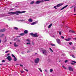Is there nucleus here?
I'll return each instance as SVG.
<instances>
[{
  "label": "nucleus",
  "mask_w": 76,
  "mask_h": 76,
  "mask_svg": "<svg viewBox=\"0 0 76 76\" xmlns=\"http://www.w3.org/2000/svg\"><path fill=\"white\" fill-rule=\"evenodd\" d=\"M30 35L34 37H38V36L37 35V33H35V34H34L32 33H30Z\"/></svg>",
  "instance_id": "f257e3e1"
},
{
  "label": "nucleus",
  "mask_w": 76,
  "mask_h": 76,
  "mask_svg": "<svg viewBox=\"0 0 76 76\" xmlns=\"http://www.w3.org/2000/svg\"><path fill=\"white\" fill-rule=\"evenodd\" d=\"M8 14L10 15H17V11L16 12H10L8 13Z\"/></svg>",
  "instance_id": "f03ea898"
},
{
  "label": "nucleus",
  "mask_w": 76,
  "mask_h": 76,
  "mask_svg": "<svg viewBox=\"0 0 76 76\" xmlns=\"http://www.w3.org/2000/svg\"><path fill=\"white\" fill-rule=\"evenodd\" d=\"M56 40L58 44H59V45H61V42L59 39H56Z\"/></svg>",
  "instance_id": "7ed1b4c3"
},
{
  "label": "nucleus",
  "mask_w": 76,
  "mask_h": 76,
  "mask_svg": "<svg viewBox=\"0 0 76 76\" xmlns=\"http://www.w3.org/2000/svg\"><path fill=\"white\" fill-rule=\"evenodd\" d=\"M44 1L43 0H42L41 1H37L36 2V3L37 4H39L40 3H43L44 2Z\"/></svg>",
  "instance_id": "20e7f679"
},
{
  "label": "nucleus",
  "mask_w": 76,
  "mask_h": 76,
  "mask_svg": "<svg viewBox=\"0 0 76 76\" xmlns=\"http://www.w3.org/2000/svg\"><path fill=\"white\" fill-rule=\"evenodd\" d=\"M26 12V11H23L22 12H20V11H17V15H18V13H25Z\"/></svg>",
  "instance_id": "39448f33"
},
{
  "label": "nucleus",
  "mask_w": 76,
  "mask_h": 76,
  "mask_svg": "<svg viewBox=\"0 0 76 76\" xmlns=\"http://www.w3.org/2000/svg\"><path fill=\"white\" fill-rule=\"evenodd\" d=\"M42 52L43 53V54H45V55H47L48 54L47 51L44 49L42 50Z\"/></svg>",
  "instance_id": "423d86ee"
},
{
  "label": "nucleus",
  "mask_w": 76,
  "mask_h": 76,
  "mask_svg": "<svg viewBox=\"0 0 76 76\" xmlns=\"http://www.w3.org/2000/svg\"><path fill=\"white\" fill-rule=\"evenodd\" d=\"M39 61V58H37L34 61L35 63H38Z\"/></svg>",
  "instance_id": "0eeeda50"
},
{
  "label": "nucleus",
  "mask_w": 76,
  "mask_h": 76,
  "mask_svg": "<svg viewBox=\"0 0 76 76\" xmlns=\"http://www.w3.org/2000/svg\"><path fill=\"white\" fill-rule=\"evenodd\" d=\"M7 59L8 60V61H11L12 60V58L10 57V56H9L7 58Z\"/></svg>",
  "instance_id": "6e6552de"
},
{
  "label": "nucleus",
  "mask_w": 76,
  "mask_h": 76,
  "mask_svg": "<svg viewBox=\"0 0 76 76\" xmlns=\"http://www.w3.org/2000/svg\"><path fill=\"white\" fill-rule=\"evenodd\" d=\"M63 3L59 4L57 5L56 7H60V6H62V5H63Z\"/></svg>",
  "instance_id": "1a4fd4ad"
},
{
  "label": "nucleus",
  "mask_w": 76,
  "mask_h": 76,
  "mask_svg": "<svg viewBox=\"0 0 76 76\" xmlns=\"http://www.w3.org/2000/svg\"><path fill=\"white\" fill-rule=\"evenodd\" d=\"M69 69L70 71H71V72H73V68H72L70 66H69Z\"/></svg>",
  "instance_id": "9d476101"
},
{
  "label": "nucleus",
  "mask_w": 76,
  "mask_h": 76,
  "mask_svg": "<svg viewBox=\"0 0 76 76\" xmlns=\"http://www.w3.org/2000/svg\"><path fill=\"white\" fill-rule=\"evenodd\" d=\"M6 29L5 28H4L3 29L0 30V32H4L6 31Z\"/></svg>",
  "instance_id": "9b49d317"
},
{
  "label": "nucleus",
  "mask_w": 76,
  "mask_h": 76,
  "mask_svg": "<svg viewBox=\"0 0 76 76\" xmlns=\"http://www.w3.org/2000/svg\"><path fill=\"white\" fill-rule=\"evenodd\" d=\"M67 6H68V5H66L64 7H63L62 8H61V10H63V9H65V8H66V7H67Z\"/></svg>",
  "instance_id": "f8f14e48"
},
{
  "label": "nucleus",
  "mask_w": 76,
  "mask_h": 76,
  "mask_svg": "<svg viewBox=\"0 0 76 76\" xmlns=\"http://www.w3.org/2000/svg\"><path fill=\"white\" fill-rule=\"evenodd\" d=\"M38 23V21H36L35 22H33V23H31V25H35V24H36V23Z\"/></svg>",
  "instance_id": "ddd939ff"
},
{
  "label": "nucleus",
  "mask_w": 76,
  "mask_h": 76,
  "mask_svg": "<svg viewBox=\"0 0 76 76\" xmlns=\"http://www.w3.org/2000/svg\"><path fill=\"white\" fill-rule=\"evenodd\" d=\"M28 22H32V20L31 19V18H30L28 19Z\"/></svg>",
  "instance_id": "4468645a"
},
{
  "label": "nucleus",
  "mask_w": 76,
  "mask_h": 76,
  "mask_svg": "<svg viewBox=\"0 0 76 76\" xmlns=\"http://www.w3.org/2000/svg\"><path fill=\"white\" fill-rule=\"evenodd\" d=\"M24 34H27L28 32V31L27 30H25L24 31Z\"/></svg>",
  "instance_id": "2eb2a0df"
},
{
  "label": "nucleus",
  "mask_w": 76,
  "mask_h": 76,
  "mask_svg": "<svg viewBox=\"0 0 76 76\" xmlns=\"http://www.w3.org/2000/svg\"><path fill=\"white\" fill-rule=\"evenodd\" d=\"M70 39V38H69L68 39H65V40L66 41H69Z\"/></svg>",
  "instance_id": "dca6fc26"
},
{
  "label": "nucleus",
  "mask_w": 76,
  "mask_h": 76,
  "mask_svg": "<svg viewBox=\"0 0 76 76\" xmlns=\"http://www.w3.org/2000/svg\"><path fill=\"white\" fill-rule=\"evenodd\" d=\"M34 1H31L30 2V4H34Z\"/></svg>",
  "instance_id": "f3484780"
},
{
  "label": "nucleus",
  "mask_w": 76,
  "mask_h": 76,
  "mask_svg": "<svg viewBox=\"0 0 76 76\" xmlns=\"http://www.w3.org/2000/svg\"><path fill=\"white\" fill-rule=\"evenodd\" d=\"M69 32H72V33H75V32L74 31H73L71 30H69Z\"/></svg>",
  "instance_id": "a211bd4d"
},
{
  "label": "nucleus",
  "mask_w": 76,
  "mask_h": 76,
  "mask_svg": "<svg viewBox=\"0 0 76 76\" xmlns=\"http://www.w3.org/2000/svg\"><path fill=\"white\" fill-rule=\"evenodd\" d=\"M26 41H27L28 42H30L31 40L29 39H28L26 40Z\"/></svg>",
  "instance_id": "6ab92c4d"
},
{
  "label": "nucleus",
  "mask_w": 76,
  "mask_h": 76,
  "mask_svg": "<svg viewBox=\"0 0 76 76\" xmlns=\"http://www.w3.org/2000/svg\"><path fill=\"white\" fill-rule=\"evenodd\" d=\"M25 35V33H22L20 34V35L21 36H22L23 35Z\"/></svg>",
  "instance_id": "aec40b11"
},
{
  "label": "nucleus",
  "mask_w": 76,
  "mask_h": 76,
  "mask_svg": "<svg viewBox=\"0 0 76 76\" xmlns=\"http://www.w3.org/2000/svg\"><path fill=\"white\" fill-rule=\"evenodd\" d=\"M14 47H18V45H16V43H15L14 44Z\"/></svg>",
  "instance_id": "412c9836"
},
{
  "label": "nucleus",
  "mask_w": 76,
  "mask_h": 76,
  "mask_svg": "<svg viewBox=\"0 0 76 76\" xmlns=\"http://www.w3.org/2000/svg\"><path fill=\"white\" fill-rule=\"evenodd\" d=\"M51 26H52V24H50L48 27V28H51Z\"/></svg>",
  "instance_id": "4be33fe9"
},
{
  "label": "nucleus",
  "mask_w": 76,
  "mask_h": 76,
  "mask_svg": "<svg viewBox=\"0 0 76 76\" xmlns=\"http://www.w3.org/2000/svg\"><path fill=\"white\" fill-rule=\"evenodd\" d=\"M14 29H15L16 30H18V28L17 27H14Z\"/></svg>",
  "instance_id": "5701e85b"
},
{
  "label": "nucleus",
  "mask_w": 76,
  "mask_h": 76,
  "mask_svg": "<svg viewBox=\"0 0 76 76\" xmlns=\"http://www.w3.org/2000/svg\"><path fill=\"white\" fill-rule=\"evenodd\" d=\"M49 49H50V50L52 52H53V50H52V49H51V48H50Z\"/></svg>",
  "instance_id": "b1692460"
},
{
  "label": "nucleus",
  "mask_w": 76,
  "mask_h": 76,
  "mask_svg": "<svg viewBox=\"0 0 76 76\" xmlns=\"http://www.w3.org/2000/svg\"><path fill=\"white\" fill-rule=\"evenodd\" d=\"M69 61V60H66L65 61V63H66L67 62H68Z\"/></svg>",
  "instance_id": "393cba45"
},
{
  "label": "nucleus",
  "mask_w": 76,
  "mask_h": 76,
  "mask_svg": "<svg viewBox=\"0 0 76 76\" xmlns=\"http://www.w3.org/2000/svg\"><path fill=\"white\" fill-rule=\"evenodd\" d=\"M17 60V59H16V57H14V61H16Z\"/></svg>",
  "instance_id": "a878e982"
},
{
  "label": "nucleus",
  "mask_w": 76,
  "mask_h": 76,
  "mask_svg": "<svg viewBox=\"0 0 76 76\" xmlns=\"http://www.w3.org/2000/svg\"><path fill=\"white\" fill-rule=\"evenodd\" d=\"M50 45H52V46H55V44H50Z\"/></svg>",
  "instance_id": "bb28decb"
},
{
  "label": "nucleus",
  "mask_w": 76,
  "mask_h": 76,
  "mask_svg": "<svg viewBox=\"0 0 76 76\" xmlns=\"http://www.w3.org/2000/svg\"><path fill=\"white\" fill-rule=\"evenodd\" d=\"M53 70L52 69H51L50 70V72H53Z\"/></svg>",
  "instance_id": "cd10ccee"
},
{
  "label": "nucleus",
  "mask_w": 76,
  "mask_h": 76,
  "mask_svg": "<svg viewBox=\"0 0 76 76\" xmlns=\"http://www.w3.org/2000/svg\"><path fill=\"white\" fill-rule=\"evenodd\" d=\"M62 67H63V68L64 69H66V67L64 66H62Z\"/></svg>",
  "instance_id": "c85d7f7f"
},
{
  "label": "nucleus",
  "mask_w": 76,
  "mask_h": 76,
  "mask_svg": "<svg viewBox=\"0 0 76 76\" xmlns=\"http://www.w3.org/2000/svg\"><path fill=\"white\" fill-rule=\"evenodd\" d=\"M39 70H40V72H42V70H41V68H38Z\"/></svg>",
  "instance_id": "c756f323"
},
{
  "label": "nucleus",
  "mask_w": 76,
  "mask_h": 76,
  "mask_svg": "<svg viewBox=\"0 0 76 76\" xmlns=\"http://www.w3.org/2000/svg\"><path fill=\"white\" fill-rule=\"evenodd\" d=\"M12 57H14V58L15 57V56H14V55H13V54L12 55Z\"/></svg>",
  "instance_id": "7c9ffc66"
},
{
  "label": "nucleus",
  "mask_w": 76,
  "mask_h": 76,
  "mask_svg": "<svg viewBox=\"0 0 76 76\" xmlns=\"http://www.w3.org/2000/svg\"><path fill=\"white\" fill-rule=\"evenodd\" d=\"M50 0H44V1H50Z\"/></svg>",
  "instance_id": "2f4dec72"
},
{
  "label": "nucleus",
  "mask_w": 76,
  "mask_h": 76,
  "mask_svg": "<svg viewBox=\"0 0 76 76\" xmlns=\"http://www.w3.org/2000/svg\"><path fill=\"white\" fill-rule=\"evenodd\" d=\"M72 42H70L69 43V45H72Z\"/></svg>",
  "instance_id": "473e14b6"
},
{
  "label": "nucleus",
  "mask_w": 76,
  "mask_h": 76,
  "mask_svg": "<svg viewBox=\"0 0 76 76\" xmlns=\"http://www.w3.org/2000/svg\"><path fill=\"white\" fill-rule=\"evenodd\" d=\"M59 35H61V33L60 31L59 32Z\"/></svg>",
  "instance_id": "72a5a7b5"
},
{
  "label": "nucleus",
  "mask_w": 76,
  "mask_h": 76,
  "mask_svg": "<svg viewBox=\"0 0 76 76\" xmlns=\"http://www.w3.org/2000/svg\"><path fill=\"white\" fill-rule=\"evenodd\" d=\"M72 57H73V58H75V56H74V55H72Z\"/></svg>",
  "instance_id": "f704fd0d"
},
{
  "label": "nucleus",
  "mask_w": 76,
  "mask_h": 76,
  "mask_svg": "<svg viewBox=\"0 0 76 76\" xmlns=\"http://www.w3.org/2000/svg\"><path fill=\"white\" fill-rule=\"evenodd\" d=\"M61 38L62 39H64V37L63 36H61Z\"/></svg>",
  "instance_id": "c9c22d12"
},
{
  "label": "nucleus",
  "mask_w": 76,
  "mask_h": 76,
  "mask_svg": "<svg viewBox=\"0 0 76 76\" xmlns=\"http://www.w3.org/2000/svg\"><path fill=\"white\" fill-rule=\"evenodd\" d=\"M24 70L26 71V72H28V70L26 69H24Z\"/></svg>",
  "instance_id": "e433bc0d"
},
{
  "label": "nucleus",
  "mask_w": 76,
  "mask_h": 76,
  "mask_svg": "<svg viewBox=\"0 0 76 76\" xmlns=\"http://www.w3.org/2000/svg\"><path fill=\"white\" fill-rule=\"evenodd\" d=\"M71 64L72 65H74L75 64V63H71Z\"/></svg>",
  "instance_id": "4c0bfd02"
},
{
  "label": "nucleus",
  "mask_w": 76,
  "mask_h": 76,
  "mask_svg": "<svg viewBox=\"0 0 76 76\" xmlns=\"http://www.w3.org/2000/svg\"><path fill=\"white\" fill-rule=\"evenodd\" d=\"M2 63H4V62H5V61L4 60H3L2 61Z\"/></svg>",
  "instance_id": "58836bf2"
},
{
  "label": "nucleus",
  "mask_w": 76,
  "mask_h": 76,
  "mask_svg": "<svg viewBox=\"0 0 76 76\" xmlns=\"http://www.w3.org/2000/svg\"><path fill=\"white\" fill-rule=\"evenodd\" d=\"M8 52H9V50H8L7 51H6L5 52V53H8Z\"/></svg>",
  "instance_id": "ea45409f"
},
{
  "label": "nucleus",
  "mask_w": 76,
  "mask_h": 76,
  "mask_svg": "<svg viewBox=\"0 0 76 76\" xmlns=\"http://www.w3.org/2000/svg\"><path fill=\"white\" fill-rule=\"evenodd\" d=\"M30 44V42H27V43H26V44H27V45H28L29 44Z\"/></svg>",
  "instance_id": "a19ab883"
},
{
  "label": "nucleus",
  "mask_w": 76,
  "mask_h": 76,
  "mask_svg": "<svg viewBox=\"0 0 76 76\" xmlns=\"http://www.w3.org/2000/svg\"><path fill=\"white\" fill-rule=\"evenodd\" d=\"M72 62H73V63H76V62H75V61H72Z\"/></svg>",
  "instance_id": "79ce46f5"
},
{
  "label": "nucleus",
  "mask_w": 76,
  "mask_h": 76,
  "mask_svg": "<svg viewBox=\"0 0 76 76\" xmlns=\"http://www.w3.org/2000/svg\"><path fill=\"white\" fill-rule=\"evenodd\" d=\"M4 35V34H2L1 35V36H0V37H3V36Z\"/></svg>",
  "instance_id": "37998d69"
},
{
  "label": "nucleus",
  "mask_w": 76,
  "mask_h": 76,
  "mask_svg": "<svg viewBox=\"0 0 76 76\" xmlns=\"http://www.w3.org/2000/svg\"><path fill=\"white\" fill-rule=\"evenodd\" d=\"M74 39H75V40L76 41V38H73Z\"/></svg>",
  "instance_id": "c03bdc74"
},
{
  "label": "nucleus",
  "mask_w": 76,
  "mask_h": 76,
  "mask_svg": "<svg viewBox=\"0 0 76 76\" xmlns=\"http://www.w3.org/2000/svg\"><path fill=\"white\" fill-rule=\"evenodd\" d=\"M45 71L46 72H47V69H45Z\"/></svg>",
  "instance_id": "a18cd8bd"
},
{
  "label": "nucleus",
  "mask_w": 76,
  "mask_h": 76,
  "mask_svg": "<svg viewBox=\"0 0 76 76\" xmlns=\"http://www.w3.org/2000/svg\"><path fill=\"white\" fill-rule=\"evenodd\" d=\"M74 11L75 12L76 11V9H74Z\"/></svg>",
  "instance_id": "49530a36"
},
{
  "label": "nucleus",
  "mask_w": 76,
  "mask_h": 76,
  "mask_svg": "<svg viewBox=\"0 0 76 76\" xmlns=\"http://www.w3.org/2000/svg\"><path fill=\"white\" fill-rule=\"evenodd\" d=\"M20 66H22V67H23V66L21 64L20 65Z\"/></svg>",
  "instance_id": "de8ad7c7"
},
{
  "label": "nucleus",
  "mask_w": 76,
  "mask_h": 76,
  "mask_svg": "<svg viewBox=\"0 0 76 76\" xmlns=\"http://www.w3.org/2000/svg\"><path fill=\"white\" fill-rule=\"evenodd\" d=\"M73 7V6H72V7H70V9H72V7Z\"/></svg>",
  "instance_id": "09e8293b"
},
{
  "label": "nucleus",
  "mask_w": 76,
  "mask_h": 76,
  "mask_svg": "<svg viewBox=\"0 0 76 76\" xmlns=\"http://www.w3.org/2000/svg\"><path fill=\"white\" fill-rule=\"evenodd\" d=\"M23 72H24V71H23V72H22L21 71V73H23Z\"/></svg>",
  "instance_id": "8fccbe9b"
},
{
  "label": "nucleus",
  "mask_w": 76,
  "mask_h": 76,
  "mask_svg": "<svg viewBox=\"0 0 76 76\" xmlns=\"http://www.w3.org/2000/svg\"><path fill=\"white\" fill-rule=\"evenodd\" d=\"M10 55V53H8L7 54V56H9Z\"/></svg>",
  "instance_id": "3c124183"
},
{
  "label": "nucleus",
  "mask_w": 76,
  "mask_h": 76,
  "mask_svg": "<svg viewBox=\"0 0 76 76\" xmlns=\"http://www.w3.org/2000/svg\"><path fill=\"white\" fill-rule=\"evenodd\" d=\"M29 52H30V51L28 50L27 52V53H29Z\"/></svg>",
  "instance_id": "603ef678"
},
{
  "label": "nucleus",
  "mask_w": 76,
  "mask_h": 76,
  "mask_svg": "<svg viewBox=\"0 0 76 76\" xmlns=\"http://www.w3.org/2000/svg\"><path fill=\"white\" fill-rule=\"evenodd\" d=\"M1 39H0V43H1Z\"/></svg>",
  "instance_id": "864d4df0"
},
{
  "label": "nucleus",
  "mask_w": 76,
  "mask_h": 76,
  "mask_svg": "<svg viewBox=\"0 0 76 76\" xmlns=\"http://www.w3.org/2000/svg\"><path fill=\"white\" fill-rule=\"evenodd\" d=\"M24 20H20V21H24Z\"/></svg>",
  "instance_id": "5fc2aeb1"
},
{
  "label": "nucleus",
  "mask_w": 76,
  "mask_h": 76,
  "mask_svg": "<svg viewBox=\"0 0 76 76\" xmlns=\"http://www.w3.org/2000/svg\"><path fill=\"white\" fill-rule=\"evenodd\" d=\"M15 7H18V6H15Z\"/></svg>",
  "instance_id": "6e6d98bb"
},
{
  "label": "nucleus",
  "mask_w": 76,
  "mask_h": 76,
  "mask_svg": "<svg viewBox=\"0 0 76 76\" xmlns=\"http://www.w3.org/2000/svg\"><path fill=\"white\" fill-rule=\"evenodd\" d=\"M54 8H56V6H55L54 7Z\"/></svg>",
  "instance_id": "4d7b16f0"
},
{
  "label": "nucleus",
  "mask_w": 76,
  "mask_h": 76,
  "mask_svg": "<svg viewBox=\"0 0 76 76\" xmlns=\"http://www.w3.org/2000/svg\"><path fill=\"white\" fill-rule=\"evenodd\" d=\"M74 9H76V7H75Z\"/></svg>",
  "instance_id": "13d9d810"
},
{
  "label": "nucleus",
  "mask_w": 76,
  "mask_h": 76,
  "mask_svg": "<svg viewBox=\"0 0 76 76\" xmlns=\"http://www.w3.org/2000/svg\"><path fill=\"white\" fill-rule=\"evenodd\" d=\"M0 65H1V66H2L3 65L2 64H0Z\"/></svg>",
  "instance_id": "bf43d9fd"
},
{
  "label": "nucleus",
  "mask_w": 76,
  "mask_h": 76,
  "mask_svg": "<svg viewBox=\"0 0 76 76\" xmlns=\"http://www.w3.org/2000/svg\"><path fill=\"white\" fill-rule=\"evenodd\" d=\"M74 15H76V14H74Z\"/></svg>",
  "instance_id": "052dcab7"
},
{
  "label": "nucleus",
  "mask_w": 76,
  "mask_h": 76,
  "mask_svg": "<svg viewBox=\"0 0 76 76\" xmlns=\"http://www.w3.org/2000/svg\"><path fill=\"white\" fill-rule=\"evenodd\" d=\"M12 44V42H10V44Z\"/></svg>",
  "instance_id": "680f3d73"
},
{
  "label": "nucleus",
  "mask_w": 76,
  "mask_h": 76,
  "mask_svg": "<svg viewBox=\"0 0 76 76\" xmlns=\"http://www.w3.org/2000/svg\"><path fill=\"white\" fill-rule=\"evenodd\" d=\"M18 37H20L19 36H18Z\"/></svg>",
  "instance_id": "e2e57ef3"
},
{
  "label": "nucleus",
  "mask_w": 76,
  "mask_h": 76,
  "mask_svg": "<svg viewBox=\"0 0 76 76\" xmlns=\"http://www.w3.org/2000/svg\"><path fill=\"white\" fill-rule=\"evenodd\" d=\"M57 9V8H55V9Z\"/></svg>",
  "instance_id": "0e129e2a"
},
{
  "label": "nucleus",
  "mask_w": 76,
  "mask_h": 76,
  "mask_svg": "<svg viewBox=\"0 0 76 76\" xmlns=\"http://www.w3.org/2000/svg\"><path fill=\"white\" fill-rule=\"evenodd\" d=\"M37 53H35V54H37Z\"/></svg>",
  "instance_id": "69168bd1"
},
{
  "label": "nucleus",
  "mask_w": 76,
  "mask_h": 76,
  "mask_svg": "<svg viewBox=\"0 0 76 76\" xmlns=\"http://www.w3.org/2000/svg\"><path fill=\"white\" fill-rule=\"evenodd\" d=\"M59 62H60V61H59Z\"/></svg>",
  "instance_id": "338daca9"
},
{
  "label": "nucleus",
  "mask_w": 76,
  "mask_h": 76,
  "mask_svg": "<svg viewBox=\"0 0 76 76\" xmlns=\"http://www.w3.org/2000/svg\"><path fill=\"white\" fill-rule=\"evenodd\" d=\"M18 41H20V40H18Z\"/></svg>",
  "instance_id": "774afa93"
}]
</instances>
